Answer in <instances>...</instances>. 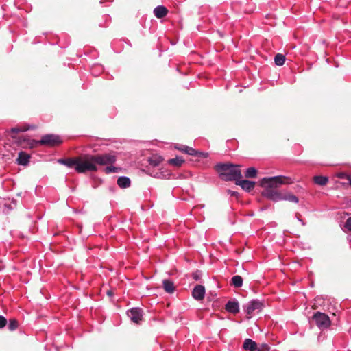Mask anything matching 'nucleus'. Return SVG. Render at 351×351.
<instances>
[{
    "instance_id": "aec40b11",
    "label": "nucleus",
    "mask_w": 351,
    "mask_h": 351,
    "mask_svg": "<svg viewBox=\"0 0 351 351\" xmlns=\"http://www.w3.org/2000/svg\"><path fill=\"white\" fill-rule=\"evenodd\" d=\"M117 184L122 189L128 188L130 185V180L125 176L119 177L117 180Z\"/></svg>"
},
{
    "instance_id": "f8f14e48",
    "label": "nucleus",
    "mask_w": 351,
    "mask_h": 351,
    "mask_svg": "<svg viewBox=\"0 0 351 351\" xmlns=\"http://www.w3.org/2000/svg\"><path fill=\"white\" fill-rule=\"evenodd\" d=\"M236 184L239 185L244 191L249 192L254 188L255 182L241 180V178L237 181Z\"/></svg>"
},
{
    "instance_id": "cd10ccee",
    "label": "nucleus",
    "mask_w": 351,
    "mask_h": 351,
    "mask_svg": "<svg viewBox=\"0 0 351 351\" xmlns=\"http://www.w3.org/2000/svg\"><path fill=\"white\" fill-rule=\"evenodd\" d=\"M282 200H287L294 203H298L299 201L298 198L295 195L292 194L282 195Z\"/></svg>"
},
{
    "instance_id": "0eeeda50",
    "label": "nucleus",
    "mask_w": 351,
    "mask_h": 351,
    "mask_svg": "<svg viewBox=\"0 0 351 351\" xmlns=\"http://www.w3.org/2000/svg\"><path fill=\"white\" fill-rule=\"evenodd\" d=\"M316 325L322 329L326 328L330 325L329 317L323 313L317 312L313 316Z\"/></svg>"
},
{
    "instance_id": "39448f33",
    "label": "nucleus",
    "mask_w": 351,
    "mask_h": 351,
    "mask_svg": "<svg viewBox=\"0 0 351 351\" xmlns=\"http://www.w3.org/2000/svg\"><path fill=\"white\" fill-rule=\"evenodd\" d=\"M94 163L99 165H112L116 161V156L112 154H104L92 156Z\"/></svg>"
},
{
    "instance_id": "412c9836",
    "label": "nucleus",
    "mask_w": 351,
    "mask_h": 351,
    "mask_svg": "<svg viewBox=\"0 0 351 351\" xmlns=\"http://www.w3.org/2000/svg\"><path fill=\"white\" fill-rule=\"evenodd\" d=\"M58 162L68 167H75L76 158L59 159Z\"/></svg>"
},
{
    "instance_id": "a211bd4d",
    "label": "nucleus",
    "mask_w": 351,
    "mask_h": 351,
    "mask_svg": "<svg viewBox=\"0 0 351 351\" xmlns=\"http://www.w3.org/2000/svg\"><path fill=\"white\" fill-rule=\"evenodd\" d=\"M29 160V155L23 152H21L19 153V156L17 158V162L18 164L21 165H26L28 164Z\"/></svg>"
},
{
    "instance_id": "1a4fd4ad",
    "label": "nucleus",
    "mask_w": 351,
    "mask_h": 351,
    "mask_svg": "<svg viewBox=\"0 0 351 351\" xmlns=\"http://www.w3.org/2000/svg\"><path fill=\"white\" fill-rule=\"evenodd\" d=\"M262 194L264 197L274 202L282 200V195L273 189H265Z\"/></svg>"
},
{
    "instance_id": "393cba45",
    "label": "nucleus",
    "mask_w": 351,
    "mask_h": 351,
    "mask_svg": "<svg viewBox=\"0 0 351 351\" xmlns=\"http://www.w3.org/2000/svg\"><path fill=\"white\" fill-rule=\"evenodd\" d=\"M274 62L277 66H282L285 62V56L281 53H278L274 57Z\"/></svg>"
},
{
    "instance_id": "2eb2a0df",
    "label": "nucleus",
    "mask_w": 351,
    "mask_h": 351,
    "mask_svg": "<svg viewBox=\"0 0 351 351\" xmlns=\"http://www.w3.org/2000/svg\"><path fill=\"white\" fill-rule=\"evenodd\" d=\"M162 158L160 156H157V155H154V156H151L148 160V162H149L148 167H150L151 169L158 167L160 166V163L162 162Z\"/></svg>"
},
{
    "instance_id": "e433bc0d",
    "label": "nucleus",
    "mask_w": 351,
    "mask_h": 351,
    "mask_svg": "<svg viewBox=\"0 0 351 351\" xmlns=\"http://www.w3.org/2000/svg\"><path fill=\"white\" fill-rule=\"evenodd\" d=\"M108 295H111V292H110V291H108Z\"/></svg>"
},
{
    "instance_id": "f257e3e1",
    "label": "nucleus",
    "mask_w": 351,
    "mask_h": 351,
    "mask_svg": "<svg viewBox=\"0 0 351 351\" xmlns=\"http://www.w3.org/2000/svg\"><path fill=\"white\" fill-rule=\"evenodd\" d=\"M216 171L220 177L226 181H235V183L242 178L239 166L230 163H219L215 166Z\"/></svg>"
},
{
    "instance_id": "9b49d317",
    "label": "nucleus",
    "mask_w": 351,
    "mask_h": 351,
    "mask_svg": "<svg viewBox=\"0 0 351 351\" xmlns=\"http://www.w3.org/2000/svg\"><path fill=\"white\" fill-rule=\"evenodd\" d=\"M193 297L197 300H202L205 295V288L202 285H196L192 292Z\"/></svg>"
},
{
    "instance_id": "4be33fe9",
    "label": "nucleus",
    "mask_w": 351,
    "mask_h": 351,
    "mask_svg": "<svg viewBox=\"0 0 351 351\" xmlns=\"http://www.w3.org/2000/svg\"><path fill=\"white\" fill-rule=\"evenodd\" d=\"M314 182L319 186H324L328 183V179L325 176H316L314 177Z\"/></svg>"
},
{
    "instance_id": "f03ea898",
    "label": "nucleus",
    "mask_w": 351,
    "mask_h": 351,
    "mask_svg": "<svg viewBox=\"0 0 351 351\" xmlns=\"http://www.w3.org/2000/svg\"><path fill=\"white\" fill-rule=\"evenodd\" d=\"M47 145L54 146L61 143L60 137L55 134H46L42 137L39 141H32L26 137H23V141H20L19 144L23 147H34L36 144Z\"/></svg>"
},
{
    "instance_id": "7ed1b4c3",
    "label": "nucleus",
    "mask_w": 351,
    "mask_h": 351,
    "mask_svg": "<svg viewBox=\"0 0 351 351\" xmlns=\"http://www.w3.org/2000/svg\"><path fill=\"white\" fill-rule=\"evenodd\" d=\"M293 181L290 178L285 177L282 176L263 178L260 181V185L265 189H274L277 188L281 184H291Z\"/></svg>"
},
{
    "instance_id": "c756f323",
    "label": "nucleus",
    "mask_w": 351,
    "mask_h": 351,
    "mask_svg": "<svg viewBox=\"0 0 351 351\" xmlns=\"http://www.w3.org/2000/svg\"><path fill=\"white\" fill-rule=\"evenodd\" d=\"M119 168L114 167V166H108L105 169V172L106 173H112L118 172Z\"/></svg>"
},
{
    "instance_id": "7c9ffc66",
    "label": "nucleus",
    "mask_w": 351,
    "mask_h": 351,
    "mask_svg": "<svg viewBox=\"0 0 351 351\" xmlns=\"http://www.w3.org/2000/svg\"><path fill=\"white\" fill-rule=\"evenodd\" d=\"M343 227L346 230L351 232V216L346 219Z\"/></svg>"
},
{
    "instance_id": "c85d7f7f",
    "label": "nucleus",
    "mask_w": 351,
    "mask_h": 351,
    "mask_svg": "<svg viewBox=\"0 0 351 351\" xmlns=\"http://www.w3.org/2000/svg\"><path fill=\"white\" fill-rule=\"evenodd\" d=\"M18 327V322L16 319H10L8 324V328L10 330L13 331Z\"/></svg>"
},
{
    "instance_id": "bb28decb",
    "label": "nucleus",
    "mask_w": 351,
    "mask_h": 351,
    "mask_svg": "<svg viewBox=\"0 0 351 351\" xmlns=\"http://www.w3.org/2000/svg\"><path fill=\"white\" fill-rule=\"evenodd\" d=\"M232 283L235 287H241L243 285V279L240 276H234L232 278Z\"/></svg>"
},
{
    "instance_id": "ddd939ff",
    "label": "nucleus",
    "mask_w": 351,
    "mask_h": 351,
    "mask_svg": "<svg viewBox=\"0 0 351 351\" xmlns=\"http://www.w3.org/2000/svg\"><path fill=\"white\" fill-rule=\"evenodd\" d=\"M226 310L232 313H237L239 311V304L236 300L228 301L226 304Z\"/></svg>"
},
{
    "instance_id": "f704fd0d",
    "label": "nucleus",
    "mask_w": 351,
    "mask_h": 351,
    "mask_svg": "<svg viewBox=\"0 0 351 351\" xmlns=\"http://www.w3.org/2000/svg\"><path fill=\"white\" fill-rule=\"evenodd\" d=\"M348 182H349L350 185L351 186V177L348 176Z\"/></svg>"
},
{
    "instance_id": "6ab92c4d",
    "label": "nucleus",
    "mask_w": 351,
    "mask_h": 351,
    "mask_svg": "<svg viewBox=\"0 0 351 351\" xmlns=\"http://www.w3.org/2000/svg\"><path fill=\"white\" fill-rule=\"evenodd\" d=\"M162 286L167 293H172L175 290L173 282L169 280H163Z\"/></svg>"
},
{
    "instance_id": "9d476101",
    "label": "nucleus",
    "mask_w": 351,
    "mask_h": 351,
    "mask_svg": "<svg viewBox=\"0 0 351 351\" xmlns=\"http://www.w3.org/2000/svg\"><path fill=\"white\" fill-rule=\"evenodd\" d=\"M128 316L136 324H138L143 317V311L140 308H132L128 311Z\"/></svg>"
},
{
    "instance_id": "f3484780",
    "label": "nucleus",
    "mask_w": 351,
    "mask_h": 351,
    "mask_svg": "<svg viewBox=\"0 0 351 351\" xmlns=\"http://www.w3.org/2000/svg\"><path fill=\"white\" fill-rule=\"evenodd\" d=\"M256 343L250 339H246L243 344V348L249 351H256Z\"/></svg>"
},
{
    "instance_id": "20e7f679",
    "label": "nucleus",
    "mask_w": 351,
    "mask_h": 351,
    "mask_svg": "<svg viewBox=\"0 0 351 351\" xmlns=\"http://www.w3.org/2000/svg\"><path fill=\"white\" fill-rule=\"evenodd\" d=\"M75 170L78 173L96 171L97 170V167L94 163L93 156H88L83 160L76 158Z\"/></svg>"
},
{
    "instance_id": "473e14b6",
    "label": "nucleus",
    "mask_w": 351,
    "mask_h": 351,
    "mask_svg": "<svg viewBox=\"0 0 351 351\" xmlns=\"http://www.w3.org/2000/svg\"><path fill=\"white\" fill-rule=\"evenodd\" d=\"M257 351H269V348L267 344H262L258 348H256Z\"/></svg>"
},
{
    "instance_id": "423d86ee",
    "label": "nucleus",
    "mask_w": 351,
    "mask_h": 351,
    "mask_svg": "<svg viewBox=\"0 0 351 351\" xmlns=\"http://www.w3.org/2000/svg\"><path fill=\"white\" fill-rule=\"evenodd\" d=\"M263 308V304L259 300H254L249 302L244 309L247 315V318H251L254 315L260 312Z\"/></svg>"
},
{
    "instance_id": "b1692460",
    "label": "nucleus",
    "mask_w": 351,
    "mask_h": 351,
    "mask_svg": "<svg viewBox=\"0 0 351 351\" xmlns=\"http://www.w3.org/2000/svg\"><path fill=\"white\" fill-rule=\"evenodd\" d=\"M169 163L175 167H180L184 162V159L182 157L176 156L174 158H171L169 160Z\"/></svg>"
},
{
    "instance_id": "dca6fc26",
    "label": "nucleus",
    "mask_w": 351,
    "mask_h": 351,
    "mask_svg": "<svg viewBox=\"0 0 351 351\" xmlns=\"http://www.w3.org/2000/svg\"><path fill=\"white\" fill-rule=\"evenodd\" d=\"M168 12L167 9L162 6V5H158L156 7L154 10V14L156 17L160 19L167 15Z\"/></svg>"
},
{
    "instance_id": "2f4dec72",
    "label": "nucleus",
    "mask_w": 351,
    "mask_h": 351,
    "mask_svg": "<svg viewBox=\"0 0 351 351\" xmlns=\"http://www.w3.org/2000/svg\"><path fill=\"white\" fill-rule=\"evenodd\" d=\"M6 324V319L3 316L0 315V328H3V327H5Z\"/></svg>"
},
{
    "instance_id": "6e6552de",
    "label": "nucleus",
    "mask_w": 351,
    "mask_h": 351,
    "mask_svg": "<svg viewBox=\"0 0 351 351\" xmlns=\"http://www.w3.org/2000/svg\"><path fill=\"white\" fill-rule=\"evenodd\" d=\"M148 173L156 178H167L170 176L169 172L164 168H160V166L156 168L147 167Z\"/></svg>"
},
{
    "instance_id": "a878e982",
    "label": "nucleus",
    "mask_w": 351,
    "mask_h": 351,
    "mask_svg": "<svg viewBox=\"0 0 351 351\" xmlns=\"http://www.w3.org/2000/svg\"><path fill=\"white\" fill-rule=\"evenodd\" d=\"M257 175V171L254 167H250L247 169L245 176L247 178H256Z\"/></svg>"
},
{
    "instance_id": "4468645a",
    "label": "nucleus",
    "mask_w": 351,
    "mask_h": 351,
    "mask_svg": "<svg viewBox=\"0 0 351 351\" xmlns=\"http://www.w3.org/2000/svg\"><path fill=\"white\" fill-rule=\"evenodd\" d=\"M175 148L191 156H195L196 154H198L197 150L186 145H177L175 146Z\"/></svg>"
},
{
    "instance_id": "72a5a7b5",
    "label": "nucleus",
    "mask_w": 351,
    "mask_h": 351,
    "mask_svg": "<svg viewBox=\"0 0 351 351\" xmlns=\"http://www.w3.org/2000/svg\"><path fill=\"white\" fill-rule=\"evenodd\" d=\"M197 154H196V156H197V157H203V158H206V157L208 156V153L202 152H198V151H197Z\"/></svg>"
},
{
    "instance_id": "c9c22d12",
    "label": "nucleus",
    "mask_w": 351,
    "mask_h": 351,
    "mask_svg": "<svg viewBox=\"0 0 351 351\" xmlns=\"http://www.w3.org/2000/svg\"><path fill=\"white\" fill-rule=\"evenodd\" d=\"M232 195H236V193H235V192H233Z\"/></svg>"
},
{
    "instance_id": "5701e85b",
    "label": "nucleus",
    "mask_w": 351,
    "mask_h": 351,
    "mask_svg": "<svg viewBox=\"0 0 351 351\" xmlns=\"http://www.w3.org/2000/svg\"><path fill=\"white\" fill-rule=\"evenodd\" d=\"M34 127L33 125H28V126H17L11 128L10 132L12 133H19L22 132L27 131L30 129H34Z\"/></svg>"
}]
</instances>
